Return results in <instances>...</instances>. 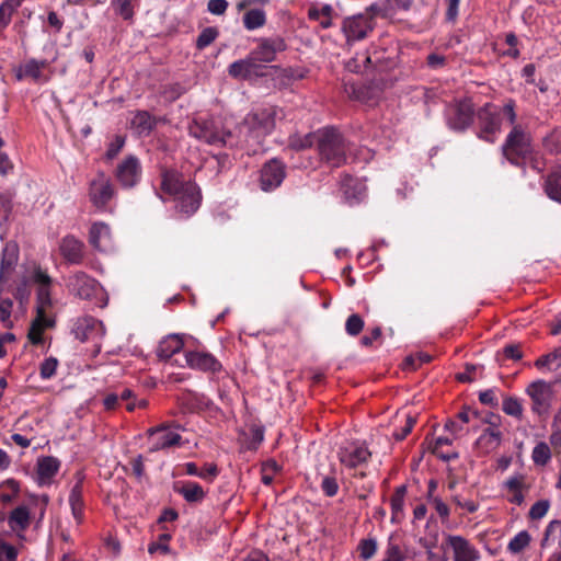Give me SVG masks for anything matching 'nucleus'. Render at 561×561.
<instances>
[{
	"mask_svg": "<svg viewBox=\"0 0 561 561\" xmlns=\"http://www.w3.org/2000/svg\"><path fill=\"white\" fill-rule=\"evenodd\" d=\"M550 502L548 500H540L536 502L529 510L530 519H541L549 511Z\"/></svg>",
	"mask_w": 561,
	"mask_h": 561,
	"instance_id": "nucleus-53",
	"label": "nucleus"
},
{
	"mask_svg": "<svg viewBox=\"0 0 561 561\" xmlns=\"http://www.w3.org/2000/svg\"><path fill=\"white\" fill-rule=\"evenodd\" d=\"M373 30V18L366 14L347 16L342 22V32L347 45H353L355 42L366 38Z\"/></svg>",
	"mask_w": 561,
	"mask_h": 561,
	"instance_id": "nucleus-10",
	"label": "nucleus"
},
{
	"mask_svg": "<svg viewBox=\"0 0 561 561\" xmlns=\"http://www.w3.org/2000/svg\"><path fill=\"white\" fill-rule=\"evenodd\" d=\"M36 301V311L38 312V310H41L46 313V309L51 306L50 286L37 287Z\"/></svg>",
	"mask_w": 561,
	"mask_h": 561,
	"instance_id": "nucleus-46",
	"label": "nucleus"
},
{
	"mask_svg": "<svg viewBox=\"0 0 561 561\" xmlns=\"http://www.w3.org/2000/svg\"><path fill=\"white\" fill-rule=\"evenodd\" d=\"M453 440L448 437H438L435 439L434 445L432 447V453L436 455L438 458L443 459L444 461H449L451 459H455L458 457L457 453H448L445 454L442 451V447L444 445H451Z\"/></svg>",
	"mask_w": 561,
	"mask_h": 561,
	"instance_id": "nucleus-47",
	"label": "nucleus"
},
{
	"mask_svg": "<svg viewBox=\"0 0 561 561\" xmlns=\"http://www.w3.org/2000/svg\"><path fill=\"white\" fill-rule=\"evenodd\" d=\"M45 314L46 313L38 310L36 318L31 323L27 337L34 345L43 343V332L45 328L51 324L50 320H48Z\"/></svg>",
	"mask_w": 561,
	"mask_h": 561,
	"instance_id": "nucleus-31",
	"label": "nucleus"
},
{
	"mask_svg": "<svg viewBox=\"0 0 561 561\" xmlns=\"http://www.w3.org/2000/svg\"><path fill=\"white\" fill-rule=\"evenodd\" d=\"M124 144H125V140L124 138L117 136L115 138L114 141H112L106 150V157L107 159H113L115 158L118 152L122 150V148L124 147Z\"/></svg>",
	"mask_w": 561,
	"mask_h": 561,
	"instance_id": "nucleus-63",
	"label": "nucleus"
},
{
	"mask_svg": "<svg viewBox=\"0 0 561 561\" xmlns=\"http://www.w3.org/2000/svg\"><path fill=\"white\" fill-rule=\"evenodd\" d=\"M501 149L503 157L516 167H524L527 161L535 160L533 137L523 125L512 127Z\"/></svg>",
	"mask_w": 561,
	"mask_h": 561,
	"instance_id": "nucleus-3",
	"label": "nucleus"
},
{
	"mask_svg": "<svg viewBox=\"0 0 561 561\" xmlns=\"http://www.w3.org/2000/svg\"><path fill=\"white\" fill-rule=\"evenodd\" d=\"M141 164L135 156H128L118 163L115 178L124 188H131L137 185L141 178Z\"/></svg>",
	"mask_w": 561,
	"mask_h": 561,
	"instance_id": "nucleus-14",
	"label": "nucleus"
},
{
	"mask_svg": "<svg viewBox=\"0 0 561 561\" xmlns=\"http://www.w3.org/2000/svg\"><path fill=\"white\" fill-rule=\"evenodd\" d=\"M18 549L0 537V561H16Z\"/></svg>",
	"mask_w": 561,
	"mask_h": 561,
	"instance_id": "nucleus-52",
	"label": "nucleus"
},
{
	"mask_svg": "<svg viewBox=\"0 0 561 561\" xmlns=\"http://www.w3.org/2000/svg\"><path fill=\"white\" fill-rule=\"evenodd\" d=\"M183 347V341L179 335L172 334L164 337L158 346L157 354L161 359H170L174 354L179 353Z\"/></svg>",
	"mask_w": 561,
	"mask_h": 561,
	"instance_id": "nucleus-30",
	"label": "nucleus"
},
{
	"mask_svg": "<svg viewBox=\"0 0 561 561\" xmlns=\"http://www.w3.org/2000/svg\"><path fill=\"white\" fill-rule=\"evenodd\" d=\"M552 432L549 436V442L552 447H561V428L556 424V421L551 425Z\"/></svg>",
	"mask_w": 561,
	"mask_h": 561,
	"instance_id": "nucleus-64",
	"label": "nucleus"
},
{
	"mask_svg": "<svg viewBox=\"0 0 561 561\" xmlns=\"http://www.w3.org/2000/svg\"><path fill=\"white\" fill-rule=\"evenodd\" d=\"M22 0H5L0 5V32L11 22L12 14L21 5Z\"/></svg>",
	"mask_w": 561,
	"mask_h": 561,
	"instance_id": "nucleus-40",
	"label": "nucleus"
},
{
	"mask_svg": "<svg viewBox=\"0 0 561 561\" xmlns=\"http://www.w3.org/2000/svg\"><path fill=\"white\" fill-rule=\"evenodd\" d=\"M551 546L561 549V520H552L546 528L541 547L546 548Z\"/></svg>",
	"mask_w": 561,
	"mask_h": 561,
	"instance_id": "nucleus-34",
	"label": "nucleus"
},
{
	"mask_svg": "<svg viewBox=\"0 0 561 561\" xmlns=\"http://www.w3.org/2000/svg\"><path fill=\"white\" fill-rule=\"evenodd\" d=\"M60 253L64 259L70 264H80L84 255V244L73 236H66L62 238L60 245Z\"/></svg>",
	"mask_w": 561,
	"mask_h": 561,
	"instance_id": "nucleus-23",
	"label": "nucleus"
},
{
	"mask_svg": "<svg viewBox=\"0 0 561 561\" xmlns=\"http://www.w3.org/2000/svg\"><path fill=\"white\" fill-rule=\"evenodd\" d=\"M77 482L70 490L69 505L71 514L78 525L83 523L84 519V501H83V480L84 476L81 472L76 473Z\"/></svg>",
	"mask_w": 561,
	"mask_h": 561,
	"instance_id": "nucleus-21",
	"label": "nucleus"
},
{
	"mask_svg": "<svg viewBox=\"0 0 561 561\" xmlns=\"http://www.w3.org/2000/svg\"><path fill=\"white\" fill-rule=\"evenodd\" d=\"M316 144L314 133L305 136L294 135L289 138V147L295 150H304Z\"/></svg>",
	"mask_w": 561,
	"mask_h": 561,
	"instance_id": "nucleus-44",
	"label": "nucleus"
},
{
	"mask_svg": "<svg viewBox=\"0 0 561 561\" xmlns=\"http://www.w3.org/2000/svg\"><path fill=\"white\" fill-rule=\"evenodd\" d=\"M47 66L48 62L46 60L30 59L15 70V77L19 81L25 78H32L37 81L41 79L42 70Z\"/></svg>",
	"mask_w": 561,
	"mask_h": 561,
	"instance_id": "nucleus-28",
	"label": "nucleus"
},
{
	"mask_svg": "<svg viewBox=\"0 0 561 561\" xmlns=\"http://www.w3.org/2000/svg\"><path fill=\"white\" fill-rule=\"evenodd\" d=\"M219 35V32L216 27H206L204 28L196 39V47L198 49H204L209 46Z\"/></svg>",
	"mask_w": 561,
	"mask_h": 561,
	"instance_id": "nucleus-49",
	"label": "nucleus"
},
{
	"mask_svg": "<svg viewBox=\"0 0 561 561\" xmlns=\"http://www.w3.org/2000/svg\"><path fill=\"white\" fill-rule=\"evenodd\" d=\"M266 23V14L262 9H251L243 15V25L247 30L253 31L264 26Z\"/></svg>",
	"mask_w": 561,
	"mask_h": 561,
	"instance_id": "nucleus-36",
	"label": "nucleus"
},
{
	"mask_svg": "<svg viewBox=\"0 0 561 561\" xmlns=\"http://www.w3.org/2000/svg\"><path fill=\"white\" fill-rule=\"evenodd\" d=\"M453 501L458 507L465 510L467 513H474L479 508L478 503L472 500L465 499L461 495H455Z\"/></svg>",
	"mask_w": 561,
	"mask_h": 561,
	"instance_id": "nucleus-59",
	"label": "nucleus"
},
{
	"mask_svg": "<svg viewBox=\"0 0 561 561\" xmlns=\"http://www.w3.org/2000/svg\"><path fill=\"white\" fill-rule=\"evenodd\" d=\"M31 278L37 285V287L51 286L53 284L51 277L41 266L34 267Z\"/></svg>",
	"mask_w": 561,
	"mask_h": 561,
	"instance_id": "nucleus-57",
	"label": "nucleus"
},
{
	"mask_svg": "<svg viewBox=\"0 0 561 561\" xmlns=\"http://www.w3.org/2000/svg\"><path fill=\"white\" fill-rule=\"evenodd\" d=\"M149 451L169 449L182 444V436L169 424H160L147 430Z\"/></svg>",
	"mask_w": 561,
	"mask_h": 561,
	"instance_id": "nucleus-9",
	"label": "nucleus"
},
{
	"mask_svg": "<svg viewBox=\"0 0 561 561\" xmlns=\"http://www.w3.org/2000/svg\"><path fill=\"white\" fill-rule=\"evenodd\" d=\"M477 118L479 124L477 137L493 144L501 131V112L494 104L486 103L478 110Z\"/></svg>",
	"mask_w": 561,
	"mask_h": 561,
	"instance_id": "nucleus-5",
	"label": "nucleus"
},
{
	"mask_svg": "<svg viewBox=\"0 0 561 561\" xmlns=\"http://www.w3.org/2000/svg\"><path fill=\"white\" fill-rule=\"evenodd\" d=\"M337 456L342 465L354 469L362 463H365L371 454L364 445L350 444L348 446L341 448Z\"/></svg>",
	"mask_w": 561,
	"mask_h": 561,
	"instance_id": "nucleus-18",
	"label": "nucleus"
},
{
	"mask_svg": "<svg viewBox=\"0 0 561 561\" xmlns=\"http://www.w3.org/2000/svg\"><path fill=\"white\" fill-rule=\"evenodd\" d=\"M503 356L506 359L519 360L523 357L519 344H508L503 348Z\"/></svg>",
	"mask_w": 561,
	"mask_h": 561,
	"instance_id": "nucleus-62",
	"label": "nucleus"
},
{
	"mask_svg": "<svg viewBox=\"0 0 561 561\" xmlns=\"http://www.w3.org/2000/svg\"><path fill=\"white\" fill-rule=\"evenodd\" d=\"M445 115L450 129L465 131L473 123L474 107L470 100H459L447 106Z\"/></svg>",
	"mask_w": 561,
	"mask_h": 561,
	"instance_id": "nucleus-8",
	"label": "nucleus"
},
{
	"mask_svg": "<svg viewBox=\"0 0 561 561\" xmlns=\"http://www.w3.org/2000/svg\"><path fill=\"white\" fill-rule=\"evenodd\" d=\"M552 453L550 446L546 442H539L531 451V460L538 467H545L551 460Z\"/></svg>",
	"mask_w": 561,
	"mask_h": 561,
	"instance_id": "nucleus-37",
	"label": "nucleus"
},
{
	"mask_svg": "<svg viewBox=\"0 0 561 561\" xmlns=\"http://www.w3.org/2000/svg\"><path fill=\"white\" fill-rule=\"evenodd\" d=\"M370 62V57L366 54H362L360 56H355L347 64L346 67L350 71L360 72L367 68V65Z\"/></svg>",
	"mask_w": 561,
	"mask_h": 561,
	"instance_id": "nucleus-55",
	"label": "nucleus"
},
{
	"mask_svg": "<svg viewBox=\"0 0 561 561\" xmlns=\"http://www.w3.org/2000/svg\"><path fill=\"white\" fill-rule=\"evenodd\" d=\"M537 368H547L548 370H557L561 367V352L554 351L540 356L536 362Z\"/></svg>",
	"mask_w": 561,
	"mask_h": 561,
	"instance_id": "nucleus-42",
	"label": "nucleus"
},
{
	"mask_svg": "<svg viewBox=\"0 0 561 561\" xmlns=\"http://www.w3.org/2000/svg\"><path fill=\"white\" fill-rule=\"evenodd\" d=\"M320 160L331 168H340L346 162L347 144L334 127H324L314 133Z\"/></svg>",
	"mask_w": 561,
	"mask_h": 561,
	"instance_id": "nucleus-2",
	"label": "nucleus"
},
{
	"mask_svg": "<svg viewBox=\"0 0 561 561\" xmlns=\"http://www.w3.org/2000/svg\"><path fill=\"white\" fill-rule=\"evenodd\" d=\"M66 286L72 295L81 299H91L101 290L100 284L81 271L71 274Z\"/></svg>",
	"mask_w": 561,
	"mask_h": 561,
	"instance_id": "nucleus-12",
	"label": "nucleus"
},
{
	"mask_svg": "<svg viewBox=\"0 0 561 561\" xmlns=\"http://www.w3.org/2000/svg\"><path fill=\"white\" fill-rule=\"evenodd\" d=\"M446 542L453 551V561H480V551L467 538L459 535H448Z\"/></svg>",
	"mask_w": 561,
	"mask_h": 561,
	"instance_id": "nucleus-15",
	"label": "nucleus"
},
{
	"mask_svg": "<svg viewBox=\"0 0 561 561\" xmlns=\"http://www.w3.org/2000/svg\"><path fill=\"white\" fill-rule=\"evenodd\" d=\"M134 0H113L112 4L121 16L125 20L131 19L134 11L131 7V2Z\"/></svg>",
	"mask_w": 561,
	"mask_h": 561,
	"instance_id": "nucleus-54",
	"label": "nucleus"
},
{
	"mask_svg": "<svg viewBox=\"0 0 561 561\" xmlns=\"http://www.w3.org/2000/svg\"><path fill=\"white\" fill-rule=\"evenodd\" d=\"M543 188L549 198L561 202V169L553 170L547 175Z\"/></svg>",
	"mask_w": 561,
	"mask_h": 561,
	"instance_id": "nucleus-33",
	"label": "nucleus"
},
{
	"mask_svg": "<svg viewBox=\"0 0 561 561\" xmlns=\"http://www.w3.org/2000/svg\"><path fill=\"white\" fill-rule=\"evenodd\" d=\"M530 534L527 530H522L510 540L507 550L513 554H518L530 545Z\"/></svg>",
	"mask_w": 561,
	"mask_h": 561,
	"instance_id": "nucleus-39",
	"label": "nucleus"
},
{
	"mask_svg": "<svg viewBox=\"0 0 561 561\" xmlns=\"http://www.w3.org/2000/svg\"><path fill=\"white\" fill-rule=\"evenodd\" d=\"M503 434L500 428L486 427L476 442L477 447L483 454L494 451L502 443Z\"/></svg>",
	"mask_w": 561,
	"mask_h": 561,
	"instance_id": "nucleus-26",
	"label": "nucleus"
},
{
	"mask_svg": "<svg viewBox=\"0 0 561 561\" xmlns=\"http://www.w3.org/2000/svg\"><path fill=\"white\" fill-rule=\"evenodd\" d=\"M504 489L510 493L508 502L515 505H522L525 501V493L529 491L526 483V477L522 473L510 477L503 484Z\"/></svg>",
	"mask_w": 561,
	"mask_h": 561,
	"instance_id": "nucleus-22",
	"label": "nucleus"
},
{
	"mask_svg": "<svg viewBox=\"0 0 561 561\" xmlns=\"http://www.w3.org/2000/svg\"><path fill=\"white\" fill-rule=\"evenodd\" d=\"M60 466V460L54 456L38 457L36 461L37 483L41 486L50 485Z\"/></svg>",
	"mask_w": 561,
	"mask_h": 561,
	"instance_id": "nucleus-20",
	"label": "nucleus"
},
{
	"mask_svg": "<svg viewBox=\"0 0 561 561\" xmlns=\"http://www.w3.org/2000/svg\"><path fill=\"white\" fill-rule=\"evenodd\" d=\"M229 3L227 0H209L207 10L214 15H222L227 11Z\"/></svg>",
	"mask_w": 561,
	"mask_h": 561,
	"instance_id": "nucleus-61",
	"label": "nucleus"
},
{
	"mask_svg": "<svg viewBox=\"0 0 561 561\" xmlns=\"http://www.w3.org/2000/svg\"><path fill=\"white\" fill-rule=\"evenodd\" d=\"M30 510L25 505L14 508L8 517V524L13 531H24L30 526Z\"/></svg>",
	"mask_w": 561,
	"mask_h": 561,
	"instance_id": "nucleus-29",
	"label": "nucleus"
},
{
	"mask_svg": "<svg viewBox=\"0 0 561 561\" xmlns=\"http://www.w3.org/2000/svg\"><path fill=\"white\" fill-rule=\"evenodd\" d=\"M188 130L194 138L213 146H226L232 137L230 131L219 130L213 119L194 118Z\"/></svg>",
	"mask_w": 561,
	"mask_h": 561,
	"instance_id": "nucleus-6",
	"label": "nucleus"
},
{
	"mask_svg": "<svg viewBox=\"0 0 561 561\" xmlns=\"http://www.w3.org/2000/svg\"><path fill=\"white\" fill-rule=\"evenodd\" d=\"M12 309L13 301L10 298L0 299V321L7 329H11L13 327V322L11 320Z\"/></svg>",
	"mask_w": 561,
	"mask_h": 561,
	"instance_id": "nucleus-48",
	"label": "nucleus"
},
{
	"mask_svg": "<svg viewBox=\"0 0 561 561\" xmlns=\"http://www.w3.org/2000/svg\"><path fill=\"white\" fill-rule=\"evenodd\" d=\"M72 332L80 342L94 341L104 334L102 323L92 317L78 319Z\"/></svg>",
	"mask_w": 561,
	"mask_h": 561,
	"instance_id": "nucleus-19",
	"label": "nucleus"
},
{
	"mask_svg": "<svg viewBox=\"0 0 561 561\" xmlns=\"http://www.w3.org/2000/svg\"><path fill=\"white\" fill-rule=\"evenodd\" d=\"M20 493V483L14 479H7L0 483V502L3 505L12 503Z\"/></svg>",
	"mask_w": 561,
	"mask_h": 561,
	"instance_id": "nucleus-35",
	"label": "nucleus"
},
{
	"mask_svg": "<svg viewBox=\"0 0 561 561\" xmlns=\"http://www.w3.org/2000/svg\"><path fill=\"white\" fill-rule=\"evenodd\" d=\"M58 360L55 357L46 358L39 367V374L43 379L51 378L57 369Z\"/></svg>",
	"mask_w": 561,
	"mask_h": 561,
	"instance_id": "nucleus-56",
	"label": "nucleus"
},
{
	"mask_svg": "<svg viewBox=\"0 0 561 561\" xmlns=\"http://www.w3.org/2000/svg\"><path fill=\"white\" fill-rule=\"evenodd\" d=\"M405 559L407 556L400 546L393 542L390 538L383 552V559L381 561H405Z\"/></svg>",
	"mask_w": 561,
	"mask_h": 561,
	"instance_id": "nucleus-45",
	"label": "nucleus"
},
{
	"mask_svg": "<svg viewBox=\"0 0 561 561\" xmlns=\"http://www.w3.org/2000/svg\"><path fill=\"white\" fill-rule=\"evenodd\" d=\"M277 113V107L270 105L248 114L240 129L245 135L247 141L252 139L261 144V139L273 131Z\"/></svg>",
	"mask_w": 561,
	"mask_h": 561,
	"instance_id": "nucleus-4",
	"label": "nucleus"
},
{
	"mask_svg": "<svg viewBox=\"0 0 561 561\" xmlns=\"http://www.w3.org/2000/svg\"><path fill=\"white\" fill-rule=\"evenodd\" d=\"M502 410L505 414L522 420L524 408L522 401L516 397H505L502 402Z\"/></svg>",
	"mask_w": 561,
	"mask_h": 561,
	"instance_id": "nucleus-41",
	"label": "nucleus"
},
{
	"mask_svg": "<svg viewBox=\"0 0 561 561\" xmlns=\"http://www.w3.org/2000/svg\"><path fill=\"white\" fill-rule=\"evenodd\" d=\"M526 393L531 400V411L539 417L547 416L550 412L554 397L553 386L545 380H536L526 388Z\"/></svg>",
	"mask_w": 561,
	"mask_h": 561,
	"instance_id": "nucleus-7",
	"label": "nucleus"
},
{
	"mask_svg": "<svg viewBox=\"0 0 561 561\" xmlns=\"http://www.w3.org/2000/svg\"><path fill=\"white\" fill-rule=\"evenodd\" d=\"M260 66L253 58L251 53L244 59L233 61L228 69V72L233 78L248 79L259 73Z\"/></svg>",
	"mask_w": 561,
	"mask_h": 561,
	"instance_id": "nucleus-25",
	"label": "nucleus"
},
{
	"mask_svg": "<svg viewBox=\"0 0 561 561\" xmlns=\"http://www.w3.org/2000/svg\"><path fill=\"white\" fill-rule=\"evenodd\" d=\"M320 488L329 497L335 496L340 489L336 478L332 474L322 478Z\"/></svg>",
	"mask_w": 561,
	"mask_h": 561,
	"instance_id": "nucleus-51",
	"label": "nucleus"
},
{
	"mask_svg": "<svg viewBox=\"0 0 561 561\" xmlns=\"http://www.w3.org/2000/svg\"><path fill=\"white\" fill-rule=\"evenodd\" d=\"M174 491L188 503H201L206 495L203 488L193 481L176 482Z\"/></svg>",
	"mask_w": 561,
	"mask_h": 561,
	"instance_id": "nucleus-27",
	"label": "nucleus"
},
{
	"mask_svg": "<svg viewBox=\"0 0 561 561\" xmlns=\"http://www.w3.org/2000/svg\"><path fill=\"white\" fill-rule=\"evenodd\" d=\"M186 365L196 370L216 374L222 368L220 362L210 353L192 351L185 354Z\"/></svg>",
	"mask_w": 561,
	"mask_h": 561,
	"instance_id": "nucleus-17",
	"label": "nucleus"
},
{
	"mask_svg": "<svg viewBox=\"0 0 561 561\" xmlns=\"http://www.w3.org/2000/svg\"><path fill=\"white\" fill-rule=\"evenodd\" d=\"M287 45L280 36L262 37L257 39V46L251 51L256 62H272L277 53L284 51Z\"/></svg>",
	"mask_w": 561,
	"mask_h": 561,
	"instance_id": "nucleus-13",
	"label": "nucleus"
},
{
	"mask_svg": "<svg viewBox=\"0 0 561 561\" xmlns=\"http://www.w3.org/2000/svg\"><path fill=\"white\" fill-rule=\"evenodd\" d=\"M115 195V188L111 180L100 172L90 182L89 185V199L100 210H105L107 204Z\"/></svg>",
	"mask_w": 561,
	"mask_h": 561,
	"instance_id": "nucleus-11",
	"label": "nucleus"
},
{
	"mask_svg": "<svg viewBox=\"0 0 561 561\" xmlns=\"http://www.w3.org/2000/svg\"><path fill=\"white\" fill-rule=\"evenodd\" d=\"M171 536L169 534H162L159 537V541L152 542L149 545L148 551L149 553H154L157 551H160L161 553H167L169 551V540Z\"/></svg>",
	"mask_w": 561,
	"mask_h": 561,
	"instance_id": "nucleus-58",
	"label": "nucleus"
},
{
	"mask_svg": "<svg viewBox=\"0 0 561 561\" xmlns=\"http://www.w3.org/2000/svg\"><path fill=\"white\" fill-rule=\"evenodd\" d=\"M377 549H378V543L375 538L362 539L357 546L359 556L364 560L371 559L376 554Z\"/></svg>",
	"mask_w": 561,
	"mask_h": 561,
	"instance_id": "nucleus-43",
	"label": "nucleus"
},
{
	"mask_svg": "<svg viewBox=\"0 0 561 561\" xmlns=\"http://www.w3.org/2000/svg\"><path fill=\"white\" fill-rule=\"evenodd\" d=\"M161 190L174 197L176 209L186 217L199 208L202 202L199 187L192 181H185L176 171L168 170L162 173Z\"/></svg>",
	"mask_w": 561,
	"mask_h": 561,
	"instance_id": "nucleus-1",
	"label": "nucleus"
},
{
	"mask_svg": "<svg viewBox=\"0 0 561 561\" xmlns=\"http://www.w3.org/2000/svg\"><path fill=\"white\" fill-rule=\"evenodd\" d=\"M407 493V486L400 485L396 489L393 495L391 496V512H392V522L399 520L403 515V506H404V496Z\"/></svg>",
	"mask_w": 561,
	"mask_h": 561,
	"instance_id": "nucleus-38",
	"label": "nucleus"
},
{
	"mask_svg": "<svg viewBox=\"0 0 561 561\" xmlns=\"http://www.w3.org/2000/svg\"><path fill=\"white\" fill-rule=\"evenodd\" d=\"M285 175V164L277 159H272L261 169L260 186L265 192L273 191L282 184Z\"/></svg>",
	"mask_w": 561,
	"mask_h": 561,
	"instance_id": "nucleus-16",
	"label": "nucleus"
},
{
	"mask_svg": "<svg viewBox=\"0 0 561 561\" xmlns=\"http://www.w3.org/2000/svg\"><path fill=\"white\" fill-rule=\"evenodd\" d=\"M89 242L94 249L99 251L108 250L112 244L111 229L108 225L104 222H94L90 229Z\"/></svg>",
	"mask_w": 561,
	"mask_h": 561,
	"instance_id": "nucleus-24",
	"label": "nucleus"
},
{
	"mask_svg": "<svg viewBox=\"0 0 561 561\" xmlns=\"http://www.w3.org/2000/svg\"><path fill=\"white\" fill-rule=\"evenodd\" d=\"M364 329V320L357 313L351 314L345 322V331L351 336L358 335Z\"/></svg>",
	"mask_w": 561,
	"mask_h": 561,
	"instance_id": "nucleus-50",
	"label": "nucleus"
},
{
	"mask_svg": "<svg viewBox=\"0 0 561 561\" xmlns=\"http://www.w3.org/2000/svg\"><path fill=\"white\" fill-rule=\"evenodd\" d=\"M432 357L428 354L425 353H419L416 355H412L407 357L405 359V366L410 367L411 369L419 368L422 364L431 362Z\"/></svg>",
	"mask_w": 561,
	"mask_h": 561,
	"instance_id": "nucleus-60",
	"label": "nucleus"
},
{
	"mask_svg": "<svg viewBox=\"0 0 561 561\" xmlns=\"http://www.w3.org/2000/svg\"><path fill=\"white\" fill-rule=\"evenodd\" d=\"M130 123L139 135H148L156 126V118L147 111H137Z\"/></svg>",
	"mask_w": 561,
	"mask_h": 561,
	"instance_id": "nucleus-32",
	"label": "nucleus"
}]
</instances>
